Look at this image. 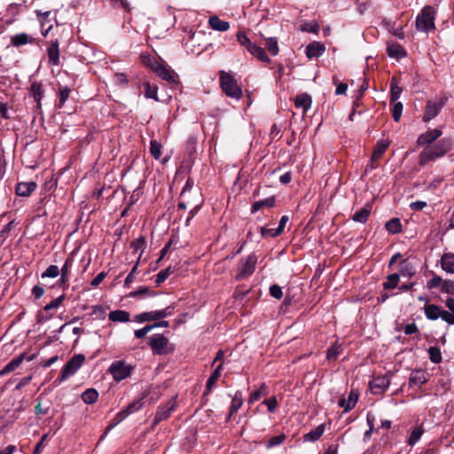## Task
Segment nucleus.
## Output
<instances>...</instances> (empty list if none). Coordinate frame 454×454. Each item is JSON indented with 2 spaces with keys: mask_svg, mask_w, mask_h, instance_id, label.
Listing matches in <instances>:
<instances>
[{
  "mask_svg": "<svg viewBox=\"0 0 454 454\" xmlns=\"http://www.w3.org/2000/svg\"><path fill=\"white\" fill-rule=\"evenodd\" d=\"M341 347L335 343L328 350L326 354V358L328 360H335L337 359L338 356L340 354Z\"/></svg>",
  "mask_w": 454,
  "mask_h": 454,
  "instance_id": "obj_49",
  "label": "nucleus"
},
{
  "mask_svg": "<svg viewBox=\"0 0 454 454\" xmlns=\"http://www.w3.org/2000/svg\"><path fill=\"white\" fill-rule=\"evenodd\" d=\"M143 405V403H142V400L141 399H138V400H135L134 402L130 403L125 409L124 411L127 412L128 416L130 415L131 413L138 411L141 409Z\"/></svg>",
  "mask_w": 454,
  "mask_h": 454,
  "instance_id": "obj_54",
  "label": "nucleus"
},
{
  "mask_svg": "<svg viewBox=\"0 0 454 454\" xmlns=\"http://www.w3.org/2000/svg\"><path fill=\"white\" fill-rule=\"evenodd\" d=\"M131 247L134 249V252H140L138 260L140 259L142 254L144 253L145 247V239L144 237H139L131 242Z\"/></svg>",
  "mask_w": 454,
  "mask_h": 454,
  "instance_id": "obj_42",
  "label": "nucleus"
},
{
  "mask_svg": "<svg viewBox=\"0 0 454 454\" xmlns=\"http://www.w3.org/2000/svg\"><path fill=\"white\" fill-rule=\"evenodd\" d=\"M325 430V424H320L318 427H317L316 428L310 430L309 433L304 434V436H303L304 442H314L317 441L323 435Z\"/></svg>",
  "mask_w": 454,
  "mask_h": 454,
  "instance_id": "obj_24",
  "label": "nucleus"
},
{
  "mask_svg": "<svg viewBox=\"0 0 454 454\" xmlns=\"http://www.w3.org/2000/svg\"><path fill=\"white\" fill-rule=\"evenodd\" d=\"M390 384L387 376H378L370 382V387L373 394L379 395L385 392Z\"/></svg>",
  "mask_w": 454,
  "mask_h": 454,
  "instance_id": "obj_15",
  "label": "nucleus"
},
{
  "mask_svg": "<svg viewBox=\"0 0 454 454\" xmlns=\"http://www.w3.org/2000/svg\"><path fill=\"white\" fill-rule=\"evenodd\" d=\"M423 432H424V430L420 427H417L413 428L411 433V435L408 439V444L411 446L415 445L421 438Z\"/></svg>",
  "mask_w": 454,
  "mask_h": 454,
  "instance_id": "obj_41",
  "label": "nucleus"
},
{
  "mask_svg": "<svg viewBox=\"0 0 454 454\" xmlns=\"http://www.w3.org/2000/svg\"><path fill=\"white\" fill-rule=\"evenodd\" d=\"M325 51V47L323 43L318 42H313L307 45L306 47V55L309 59L318 58Z\"/></svg>",
  "mask_w": 454,
  "mask_h": 454,
  "instance_id": "obj_18",
  "label": "nucleus"
},
{
  "mask_svg": "<svg viewBox=\"0 0 454 454\" xmlns=\"http://www.w3.org/2000/svg\"><path fill=\"white\" fill-rule=\"evenodd\" d=\"M247 51L252 56H254V58H256L257 59H259L262 62L270 63V58L266 54L265 50L263 48L258 46L254 43H253V44H251V46L248 47Z\"/></svg>",
  "mask_w": 454,
  "mask_h": 454,
  "instance_id": "obj_22",
  "label": "nucleus"
},
{
  "mask_svg": "<svg viewBox=\"0 0 454 454\" xmlns=\"http://www.w3.org/2000/svg\"><path fill=\"white\" fill-rule=\"evenodd\" d=\"M35 354H33L31 356H26V353L20 354L19 356L13 358L11 360L1 371H0V376H4L16 369H18L22 362L26 359L27 361L30 362L35 357Z\"/></svg>",
  "mask_w": 454,
  "mask_h": 454,
  "instance_id": "obj_10",
  "label": "nucleus"
},
{
  "mask_svg": "<svg viewBox=\"0 0 454 454\" xmlns=\"http://www.w3.org/2000/svg\"><path fill=\"white\" fill-rule=\"evenodd\" d=\"M388 146L389 142L387 140L381 139L377 142L375 149L371 157L372 168H376L377 161L380 160Z\"/></svg>",
  "mask_w": 454,
  "mask_h": 454,
  "instance_id": "obj_16",
  "label": "nucleus"
},
{
  "mask_svg": "<svg viewBox=\"0 0 454 454\" xmlns=\"http://www.w3.org/2000/svg\"><path fill=\"white\" fill-rule=\"evenodd\" d=\"M445 306L448 308L449 315L452 317V321L447 322L450 325H454V298H447L445 301Z\"/></svg>",
  "mask_w": 454,
  "mask_h": 454,
  "instance_id": "obj_57",
  "label": "nucleus"
},
{
  "mask_svg": "<svg viewBox=\"0 0 454 454\" xmlns=\"http://www.w3.org/2000/svg\"><path fill=\"white\" fill-rule=\"evenodd\" d=\"M261 234L263 237L274 238V237H277V236L280 235V232L278 231L277 228L273 229V228L262 227L261 228Z\"/></svg>",
  "mask_w": 454,
  "mask_h": 454,
  "instance_id": "obj_62",
  "label": "nucleus"
},
{
  "mask_svg": "<svg viewBox=\"0 0 454 454\" xmlns=\"http://www.w3.org/2000/svg\"><path fill=\"white\" fill-rule=\"evenodd\" d=\"M358 400V394L355 390H351L348 399L340 398L338 402V404L340 407L344 408V411L347 412L350 410H352L355 405L356 404Z\"/></svg>",
  "mask_w": 454,
  "mask_h": 454,
  "instance_id": "obj_20",
  "label": "nucleus"
},
{
  "mask_svg": "<svg viewBox=\"0 0 454 454\" xmlns=\"http://www.w3.org/2000/svg\"><path fill=\"white\" fill-rule=\"evenodd\" d=\"M113 81L117 86H126L128 84V79L123 73H116L114 75Z\"/></svg>",
  "mask_w": 454,
  "mask_h": 454,
  "instance_id": "obj_58",
  "label": "nucleus"
},
{
  "mask_svg": "<svg viewBox=\"0 0 454 454\" xmlns=\"http://www.w3.org/2000/svg\"><path fill=\"white\" fill-rule=\"evenodd\" d=\"M442 269L448 273H454V254H444L442 257Z\"/></svg>",
  "mask_w": 454,
  "mask_h": 454,
  "instance_id": "obj_33",
  "label": "nucleus"
},
{
  "mask_svg": "<svg viewBox=\"0 0 454 454\" xmlns=\"http://www.w3.org/2000/svg\"><path fill=\"white\" fill-rule=\"evenodd\" d=\"M302 32L317 34L319 31V25L316 21L306 22L301 26Z\"/></svg>",
  "mask_w": 454,
  "mask_h": 454,
  "instance_id": "obj_47",
  "label": "nucleus"
},
{
  "mask_svg": "<svg viewBox=\"0 0 454 454\" xmlns=\"http://www.w3.org/2000/svg\"><path fill=\"white\" fill-rule=\"evenodd\" d=\"M64 299H65V294L59 296L58 298H56L55 300L51 301L50 303L46 304L44 306L43 309L45 311H49L53 309H58L63 302Z\"/></svg>",
  "mask_w": 454,
  "mask_h": 454,
  "instance_id": "obj_55",
  "label": "nucleus"
},
{
  "mask_svg": "<svg viewBox=\"0 0 454 454\" xmlns=\"http://www.w3.org/2000/svg\"><path fill=\"white\" fill-rule=\"evenodd\" d=\"M59 269L57 265H50L41 275L42 278H57L59 275Z\"/></svg>",
  "mask_w": 454,
  "mask_h": 454,
  "instance_id": "obj_46",
  "label": "nucleus"
},
{
  "mask_svg": "<svg viewBox=\"0 0 454 454\" xmlns=\"http://www.w3.org/2000/svg\"><path fill=\"white\" fill-rule=\"evenodd\" d=\"M387 52L389 57L400 59L404 56L405 52L402 46L399 44H390L387 46Z\"/></svg>",
  "mask_w": 454,
  "mask_h": 454,
  "instance_id": "obj_39",
  "label": "nucleus"
},
{
  "mask_svg": "<svg viewBox=\"0 0 454 454\" xmlns=\"http://www.w3.org/2000/svg\"><path fill=\"white\" fill-rule=\"evenodd\" d=\"M221 370H222V364H219L215 369V371L213 372V373L210 375V377L208 378L207 381V385H206V391L204 393V395H208L211 391V388L212 387L215 385V383L217 381V380L220 378V375H221Z\"/></svg>",
  "mask_w": 454,
  "mask_h": 454,
  "instance_id": "obj_30",
  "label": "nucleus"
},
{
  "mask_svg": "<svg viewBox=\"0 0 454 454\" xmlns=\"http://www.w3.org/2000/svg\"><path fill=\"white\" fill-rule=\"evenodd\" d=\"M36 183L34 181L21 182L16 186V193L21 197H27L36 189Z\"/></svg>",
  "mask_w": 454,
  "mask_h": 454,
  "instance_id": "obj_19",
  "label": "nucleus"
},
{
  "mask_svg": "<svg viewBox=\"0 0 454 454\" xmlns=\"http://www.w3.org/2000/svg\"><path fill=\"white\" fill-rule=\"evenodd\" d=\"M403 89L398 85L396 77H392L390 82V102H395L401 97Z\"/></svg>",
  "mask_w": 454,
  "mask_h": 454,
  "instance_id": "obj_28",
  "label": "nucleus"
},
{
  "mask_svg": "<svg viewBox=\"0 0 454 454\" xmlns=\"http://www.w3.org/2000/svg\"><path fill=\"white\" fill-rule=\"evenodd\" d=\"M108 318L112 322L126 323L130 320V315L126 310H114L109 313Z\"/></svg>",
  "mask_w": 454,
  "mask_h": 454,
  "instance_id": "obj_26",
  "label": "nucleus"
},
{
  "mask_svg": "<svg viewBox=\"0 0 454 454\" xmlns=\"http://www.w3.org/2000/svg\"><path fill=\"white\" fill-rule=\"evenodd\" d=\"M208 24L212 29L216 31L224 32L230 28L229 22L220 20L217 16L210 17Z\"/></svg>",
  "mask_w": 454,
  "mask_h": 454,
  "instance_id": "obj_25",
  "label": "nucleus"
},
{
  "mask_svg": "<svg viewBox=\"0 0 454 454\" xmlns=\"http://www.w3.org/2000/svg\"><path fill=\"white\" fill-rule=\"evenodd\" d=\"M441 291L445 294H454V281L444 280L442 282Z\"/></svg>",
  "mask_w": 454,
  "mask_h": 454,
  "instance_id": "obj_61",
  "label": "nucleus"
},
{
  "mask_svg": "<svg viewBox=\"0 0 454 454\" xmlns=\"http://www.w3.org/2000/svg\"><path fill=\"white\" fill-rule=\"evenodd\" d=\"M176 405L175 399H170L165 404L160 405L156 411L153 423L158 424L160 421L167 419L170 416L171 412L176 409Z\"/></svg>",
  "mask_w": 454,
  "mask_h": 454,
  "instance_id": "obj_11",
  "label": "nucleus"
},
{
  "mask_svg": "<svg viewBox=\"0 0 454 454\" xmlns=\"http://www.w3.org/2000/svg\"><path fill=\"white\" fill-rule=\"evenodd\" d=\"M172 273H173V270L171 267H168V268L160 270L156 275V279H155L156 284L159 286L160 284L164 282Z\"/></svg>",
  "mask_w": 454,
  "mask_h": 454,
  "instance_id": "obj_48",
  "label": "nucleus"
},
{
  "mask_svg": "<svg viewBox=\"0 0 454 454\" xmlns=\"http://www.w3.org/2000/svg\"><path fill=\"white\" fill-rule=\"evenodd\" d=\"M149 345L154 354L168 355L174 350V345L163 334L156 333L149 337Z\"/></svg>",
  "mask_w": 454,
  "mask_h": 454,
  "instance_id": "obj_4",
  "label": "nucleus"
},
{
  "mask_svg": "<svg viewBox=\"0 0 454 454\" xmlns=\"http://www.w3.org/2000/svg\"><path fill=\"white\" fill-rule=\"evenodd\" d=\"M445 105V99L439 98L437 100H429L427 103L423 121L425 122L430 121L439 114L442 108Z\"/></svg>",
  "mask_w": 454,
  "mask_h": 454,
  "instance_id": "obj_9",
  "label": "nucleus"
},
{
  "mask_svg": "<svg viewBox=\"0 0 454 454\" xmlns=\"http://www.w3.org/2000/svg\"><path fill=\"white\" fill-rule=\"evenodd\" d=\"M262 403L267 406V409H268V411L270 412H275V411L278 408V401H277V398L275 396H272V397H270L269 399H265L262 402Z\"/></svg>",
  "mask_w": 454,
  "mask_h": 454,
  "instance_id": "obj_60",
  "label": "nucleus"
},
{
  "mask_svg": "<svg viewBox=\"0 0 454 454\" xmlns=\"http://www.w3.org/2000/svg\"><path fill=\"white\" fill-rule=\"evenodd\" d=\"M161 145L157 140H151L150 153L155 160H159L161 155Z\"/></svg>",
  "mask_w": 454,
  "mask_h": 454,
  "instance_id": "obj_43",
  "label": "nucleus"
},
{
  "mask_svg": "<svg viewBox=\"0 0 454 454\" xmlns=\"http://www.w3.org/2000/svg\"><path fill=\"white\" fill-rule=\"evenodd\" d=\"M133 367L124 361H115L112 363L108 371L116 381H121L131 374Z\"/></svg>",
  "mask_w": 454,
  "mask_h": 454,
  "instance_id": "obj_7",
  "label": "nucleus"
},
{
  "mask_svg": "<svg viewBox=\"0 0 454 454\" xmlns=\"http://www.w3.org/2000/svg\"><path fill=\"white\" fill-rule=\"evenodd\" d=\"M267 395H268L267 387L264 383H262L260 385V387H258L257 388L254 389L251 392V394L249 395L248 403H253L258 401L261 397L265 396Z\"/></svg>",
  "mask_w": 454,
  "mask_h": 454,
  "instance_id": "obj_29",
  "label": "nucleus"
},
{
  "mask_svg": "<svg viewBox=\"0 0 454 454\" xmlns=\"http://www.w3.org/2000/svg\"><path fill=\"white\" fill-rule=\"evenodd\" d=\"M127 417H128V414L124 410L118 412L114 419V422L107 427V430H111L112 428H114L116 425L121 423Z\"/></svg>",
  "mask_w": 454,
  "mask_h": 454,
  "instance_id": "obj_59",
  "label": "nucleus"
},
{
  "mask_svg": "<svg viewBox=\"0 0 454 454\" xmlns=\"http://www.w3.org/2000/svg\"><path fill=\"white\" fill-rule=\"evenodd\" d=\"M425 316L429 320H437L441 318L444 322L452 321L449 311L434 304H426L424 307Z\"/></svg>",
  "mask_w": 454,
  "mask_h": 454,
  "instance_id": "obj_8",
  "label": "nucleus"
},
{
  "mask_svg": "<svg viewBox=\"0 0 454 454\" xmlns=\"http://www.w3.org/2000/svg\"><path fill=\"white\" fill-rule=\"evenodd\" d=\"M82 400L87 404H92L98 398V392L95 388L86 389L81 395Z\"/></svg>",
  "mask_w": 454,
  "mask_h": 454,
  "instance_id": "obj_31",
  "label": "nucleus"
},
{
  "mask_svg": "<svg viewBox=\"0 0 454 454\" xmlns=\"http://www.w3.org/2000/svg\"><path fill=\"white\" fill-rule=\"evenodd\" d=\"M312 98L307 93L298 94L294 98V106L297 109H301L302 114H305L311 107Z\"/></svg>",
  "mask_w": 454,
  "mask_h": 454,
  "instance_id": "obj_17",
  "label": "nucleus"
},
{
  "mask_svg": "<svg viewBox=\"0 0 454 454\" xmlns=\"http://www.w3.org/2000/svg\"><path fill=\"white\" fill-rule=\"evenodd\" d=\"M452 145L451 138L445 137L432 145L426 146L419 155V164L426 166L429 162L442 157L452 148Z\"/></svg>",
  "mask_w": 454,
  "mask_h": 454,
  "instance_id": "obj_1",
  "label": "nucleus"
},
{
  "mask_svg": "<svg viewBox=\"0 0 454 454\" xmlns=\"http://www.w3.org/2000/svg\"><path fill=\"white\" fill-rule=\"evenodd\" d=\"M442 134V132L439 129H429L418 137V145H432L433 142L438 139Z\"/></svg>",
  "mask_w": 454,
  "mask_h": 454,
  "instance_id": "obj_14",
  "label": "nucleus"
},
{
  "mask_svg": "<svg viewBox=\"0 0 454 454\" xmlns=\"http://www.w3.org/2000/svg\"><path fill=\"white\" fill-rule=\"evenodd\" d=\"M145 295L152 296V295H154V293H152L148 287L142 286L139 289L133 291L129 294V296L132 297V298L144 297Z\"/></svg>",
  "mask_w": 454,
  "mask_h": 454,
  "instance_id": "obj_53",
  "label": "nucleus"
},
{
  "mask_svg": "<svg viewBox=\"0 0 454 454\" xmlns=\"http://www.w3.org/2000/svg\"><path fill=\"white\" fill-rule=\"evenodd\" d=\"M389 233L396 234L402 231V224L398 218H393L386 223L385 225Z\"/></svg>",
  "mask_w": 454,
  "mask_h": 454,
  "instance_id": "obj_35",
  "label": "nucleus"
},
{
  "mask_svg": "<svg viewBox=\"0 0 454 454\" xmlns=\"http://www.w3.org/2000/svg\"><path fill=\"white\" fill-rule=\"evenodd\" d=\"M153 71L161 79L174 82H176V74L173 70L162 65L160 62H153Z\"/></svg>",
  "mask_w": 454,
  "mask_h": 454,
  "instance_id": "obj_12",
  "label": "nucleus"
},
{
  "mask_svg": "<svg viewBox=\"0 0 454 454\" xmlns=\"http://www.w3.org/2000/svg\"><path fill=\"white\" fill-rule=\"evenodd\" d=\"M47 56L49 64L51 66L56 67L59 64V42L58 39L51 40L49 43V46L47 48Z\"/></svg>",
  "mask_w": 454,
  "mask_h": 454,
  "instance_id": "obj_13",
  "label": "nucleus"
},
{
  "mask_svg": "<svg viewBox=\"0 0 454 454\" xmlns=\"http://www.w3.org/2000/svg\"><path fill=\"white\" fill-rule=\"evenodd\" d=\"M275 201H276V200H275L274 196H270L264 200L255 201L252 205L251 211H252V213H255L262 207H272L275 205Z\"/></svg>",
  "mask_w": 454,
  "mask_h": 454,
  "instance_id": "obj_27",
  "label": "nucleus"
},
{
  "mask_svg": "<svg viewBox=\"0 0 454 454\" xmlns=\"http://www.w3.org/2000/svg\"><path fill=\"white\" fill-rule=\"evenodd\" d=\"M219 74L221 88L223 92L230 98L239 99L242 97V90L238 85L237 80L225 71H220Z\"/></svg>",
  "mask_w": 454,
  "mask_h": 454,
  "instance_id": "obj_2",
  "label": "nucleus"
},
{
  "mask_svg": "<svg viewBox=\"0 0 454 454\" xmlns=\"http://www.w3.org/2000/svg\"><path fill=\"white\" fill-rule=\"evenodd\" d=\"M236 37L239 43L247 50L249 46H251V44H253V42L250 38L247 37L244 31H239L236 35Z\"/></svg>",
  "mask_w": 454,
  "mask_h": 454,
  "instance_id": "obj_44",
  "label": "nucleus"
},
{
  "mask_svg": "<svg viewBox=\"0 0 454 454\" xmlns=\"http://www.w3.org/2000/svg\"><path fill=\"white\" fill-rule=\"evenodd\" d=\"M256 262L257 256L254 254H251L246 258H242L239 262L238 273L235 278L237 280H243L250 277L255 270Z\"/></svg>",
  "mask_w": 454,
  "mask_h": 454,
  "instance_id": "obj_5",
  "label": "nucleus"
},
{
  "mask_svg": "<svg viewBox=\"0 0 454 454\" xmlns=\"http://www.w3.org/2000/svg\"><path fill=\"white\" fill-rule=\"evenodd\" d=\"M30 93L35 98V100L40 104L43 97V85L39 82H33L30 87Z\"/></svg>",
  "mask_w": 454,
  "mask_h": 454,
  "instance_id": "obj_36",
  "label": "nucleus"
},
{
  "mask_svg": "<svg viewBox=\"0 0 454 454\" xmlns=\"http://www.w3.org/2000/svg\"><path fill=\"white\" fill-rule=\"evenodd\" d=\"M145 97L146 98H153L156 101H158L157 98V89L155 87H152L149 82H146L145 84Z\"/></svg>",
  "mask_w": 454,
  "mask_h": 454,
  "instance_id": "obj_56",
  "label": "nucleus"
},
{
  "mask_svg": "<svg viewBox=\"0 0 454 454\" xmlns=\"http://www.w3.org/2000/svg\"><path fill=\"white\" fill-rule=\"evenodd\" d=\"M435 11L432 6H426L416 18V27L422 32H429L435 28Z\"/></svg>",
  "mask_w": 454,
  "mask_h": 454,
  "instance_id": "obj_3",
  "label": "nucleus"
},
{
  "mask_svg": "<svg viewBox=\"0 0 454 454\" xmlns=\"http://www.w3.org/2000/svg\"><path fill=\"white\" fill-rule=\"evenodd\" d=\"M429 359L434 364H440L442 362V352L438 347H430L428 348Z\"/></svg>",
  "mask_w": 454,
  "mask_h": 454,
  "instance_id": "obj_40",
  "label": "nucleus"
},
{
  "mask_svg": "<svg viewBox=\"0 0 454 454\" xmlns=\"http://www.w3.org/2000/svg\"><path fill=\"white\" fill-rule=\"evenodd\" d=\"M85 356L82 354L74 356L63 367L59 375V380L64 381L73 376L82 365Z\"/></svg>",
  "mask_w": 454,
  "mask_h": 454,
  "instance_id": "obj_6",
  "label": "nucleus"
},
{
  "mask_svg": "<svg viewBox=\"0 0 454 454\" xmlns=\"http://www.w3.org/2000/svg\"><path fill=\"white\" fill-rule=\"evenodd\" d=\"M270 294L275 299L280 300L283 296L282 288L278 285H272L270 287Z\"/></svg>",
  "mask_w": 454,
  "mask_h": 454,
  "instance_id": "obj_63",
  "label": "nucleus"
},
{
  "mask_svg": "<svg viewBox=\"0 0 454 454\" xmlns=\"http://www.w3.org/2000/svg\"><path fill=\"white\" fill-rule=\"evenodd\" d=\"M427 381V373L423 370H414L411 372L409 384L410 386H422Z\"/></svg>",
  "mask_w": 454,
  "mask_h": 454,
  "instance_id": "obj_21",
  "label": "nucleus"
},
{
  "mask_svg": "<svg viewBox=\"0 0 454 454\" xmlns=\"http://www.w3.org/2000/svg\"><path fill=\"white\" fill-rule=\"evenodd\" d=\"M400 275L397 273L390 274L387 277V280L383 283L384 289H394L398 286Z\"/></svg>",
  "mask_w": 454,
  "mask_h": 454,
  "instance_id": "obj_38",
  "label": "nucleus"
},
{
  "mask_svg": "<svg viewBox=\"0 0 454 454\" xmlns=\"http://www.w3.org/2000/svg\"><path fill=\"white\" fill-rule=\"evenodd\" d=\"M242 404H243L242 394L240 391H237L235 393L234 396L232 397L231 404L230 407L229 417H231L232 414L236 413L239 410V408L242 406Z\"/></svg>",
  "mask_w": 454,
  "mask_h": 454,
  "instance_id": "obj_34",
  "label": "nucleus"
},
{
  "mask_svg": "<svg viewBox=\"0 0 454 454\" xmlns=\"http://www.w3.org/2000/svg\"><path fill=\"white\" fill-rule=\"evenodd\" d=\"M265 46L271 56H277L279 52L277 37H268L265 39Z\"/></svg>",
  "mask_w": 454,
  "mask_h": 454,
  "instance_id": "obj_37",
  "label": "nucleus"
},
{
  "mask_svg": "<svg viewBox=\"0 0 454 454\" xmlns=\"http://www.w3.org/2000/svg\"><path fill=\"white\" fill-rule=\"evenodd\" d=\"M370 214H371L370 207H364L361 208L360 210H358L357 212H356L353 215L352 219H353V221H355L356 223H365L369 218Z\"/></svg>",
  "mask_w": 454,
  "mask_h": 454,
  "instance_id": "obj_32",
  "label": "nucleus"
},
{
  "mask_svg": "<svg viewBox=\"0 0 454 454\" xmlns=\"http://www.w3.org/2000/svg\"><path fill=\"white\" fill-rule=\"evenodd\" d=\"M286 440V434H280L278 435L271 437L266 443V448L270 449L276 446H278L284 442Z\"/></svg>",
  "mask_w": 454,
  "mask_h": 454,
  "instance_id": "obj_45",
  "label": "nucleus"
},
{
  "mask_svg": "<svg viewBox=\"0 0 454 454\" xmlns=\"http://www.w3.org/2000/svg\"><path fill=\"white\" fill-rule=\"evenodd\" d=\"M34 38L26 33H20L17 35H14L11 38V43L14 47H20L21 45L27 44V43H33Z\"/></svg>",
  "mask_w": 454,
  "mask_h": 454,
  "instance_id": "obj_23",
  "label": "nucleus"
},
{
  "mask_svg": "<svg viewBox=\"0 0 454 454\" xmlns=\"http://www.w3.org/2000/svg\"><path fill=\"white\" fill-rule=\"evenodd\" d=\"M400 270L403 276L411 277L415 273L413 266L410 262H408L407 260H403L401 262Z\"/></svg>",
  "mask_w": 454,
  "mask_h": 454,
  "instance_id": "obj_50",
  "label": "nucleus"
},
{
  "mask_svg": "<svg viewBox=\"0 0 454 454\" xmlns=\"http://www.w3.org/2000/svg\"><path fill=\"white\" fill-rule=\"evenodd\" d=\"M392 115L395 121H399L403 113V104L401 102H393Z\"/></svg>",
  "mask_w": 454,
  "mask_h": 454,
  "instance_id": "obj_52",
  "label": "nucleus"
},
{
  "mask_svg": "<svg viewBox=\"0 0 454 454\" xmlns=\"http://www.w3.org/2000/svg\"><path fill=\"white\" fill-rule=\"evenodd\" d=\"M442 278L440 276H434L428 282H427V287L428 288H436L441 286L442 285Z\"/></svg>",
  "mask_w": 454,
  "mask_h": 454,
  "instance_id": "obj_64",
  "label": "nucleus"
},
{
  "mask_svg": "<svg viewBox=\"0 0 454 454\" xmlns=\"http://www.w3.org/2000/svg\"><path fill=\"white\" fill-rule=\"evenodd\" d=\"M70 94V89L67 86H60L59 89V107H62L67 99L68 98Z\"/></svg>",
  "mask_w": 454,
  "mask_h": 454,
  "instance_id": "obj_51",
  "label": "nucleus"
}]
</instances>
